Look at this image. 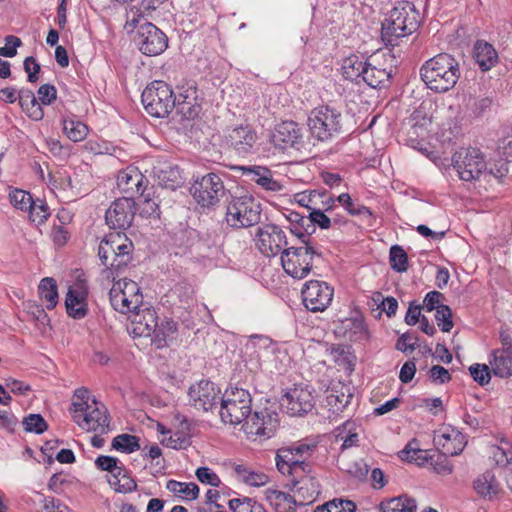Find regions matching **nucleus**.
<instances>
[{
    "label": "nucleus",
    "instance_id": "6e6d98bb",
    "mask_svg": "<svg viewBox=\"0 0 512 512\" xmlns=\"http://www.w3.org/2000/svg\"><path fill=\"white\" fill-rule=\"evenodd\" d=\"M492 459L497 466L509 468L512 472V449L500 446L491 448Z\"/></svg>",
    "mask_w": 512,
    "mask_h": 512
},
{
    "label": "nucleus",
    "instance_id": "dca6fc26",
    "mask_svg": "<svg viewBox=\"0 0 512 512\" xmlns=\"http://www.w3.org/2000/svg\"><path fill=\"white\" fill-rule=\"evenodd\" d=\"M420 28V16L413 8L395 7L382 22L381 32H417Z\"/></svg>",
    "mask_w": 512,
    "mask_h": 512
},
{
    "label": "nucleus",
    "instance_id": "39448f33",
    "mask_svg": "<svg viewBox=\"0 0 512 512\" xmlns=\"http://www.w3.org/2000/svg\"><path fill=\"white\" fill-rule=\"evenodd\" d=\"M308 127L313 138L329 142L344 132V116L336 107L320 105L310 112Z\"/></svg>",
    "mask_w": 512,
    "mask_h": 512
},
{
    "label": "nucleus",
    "instance_id": "9d476101",
    "mask_svg": "<svg viewBox=\"0 0 512 512\" xmlns=\"http://www.w3.org/2000/svg\"><path fill=\"white\" fill-rule=\"evenodd\" d=\"M452 163L464 181L477 180L486 171L484 155L476 148L461 149L454 153Z\"/></svg>",
    "mask_w": 512,
    "mask_h": 512
},
{
    "label": "nucleus",
    "instance_id": "5701e85b",
    "mask_svg": "<svg viewBox=\"0 0 512 512\" xmlns=\"http://www.w3.org/2000/svg\"><path fill=\"white\" fill-rule=\"evenodd\" d=\"M242 176L271 192L281 191L283 186L273 178L272 171L265 166H239Z\"/></svg>",
    "mask_w": 512,
    "mask_h": 512
},
{
    "label": "nucleus",
    "instance_id": "a18cd8bd",
    "mask_svg": "<svg viewBox=\"0 0 512 512\" xmlns=\"http://www.w3.org/2000/svg\"><path fill=\"white\" fill-rule=\"evenodd\" d=\"M112 447L124 453H133L140 449L139 438L135 435L120 434L112 440Z\"/></svg>",
    "mask_w": 512,
    "mask_h": 512
},
{
    "label": "nucleus",
    "instance_id": "393cba45",
    "mask_svg": "<svg viewBox=\"0 0 512 512\" xmlns=\"http://www.w3.org/2000/svg\"><path fill=\"white\" fill-rule=\"evenodd\" d=\"M473 56L482 71L490 70L498 62V53L493 45L482 40L475 43Z\"/></svg>",
    "mask_w": 512,
    "mask_h": 512
},
{
    "label": "nucleus",
    "instance_id": "bf43d9fd",
    "mask_svg": "<svg viewBox=\"0 0 512 512\" xmlns=\"http://www.w3.org/2000/svg\"><path fill=\"white\" fill-rule=\"evenodd\" d=\"M177 331V324L173 320H165L160 325L157 323V332L153 333L154 341L158 343V346L165 342L166 337L174 334Z\"/></svg>",
    "mask_w": 512,
    "mask_h": 512
},
{
    "label": "nucleus",
    "instance_id": "5fc2aeb1",
    "mask_svg": "<svg viewBox=\"0 0 512 512\" xmlns=\"http://www.w3.org/2000/svg\"><path fill=\"white\" fill-rule=\"evenodd\" d=\"M188 96L179 95V98H176V106L174 108L177 109V112L180 113L184 119H194L199 113V106L192 104L191 101H187Z\"/></svg>",
    "mask_w": 512,
    "mask_h": 512
},
{
    "label": "nucleus",
    "instance_id": "052dcab7",
    "mask_svg": "<svg viewBox=\"0 0 512 512\" xmlns=\"http://www.w3.org/2000/svg\"><path fill=\"white\" fill-rule=\"evenodd\" d=\"M10 201L15 208L27 211L34 200L29 192L17 189L10 194Z\"/></svg>",
    "mask_w": 512,
    "mask_h": 512
},
{
    "label": "nucleus",
    "instance_id": "6e6552de",
    "mask_svg": "<svg viewBox=\"0 0 512 512\" xmlns=\"http://www.w3.org/2000/svg\"><path fill=\"white\" fill-rule=\"evenodd\" d=\"M176 96L164 81L156 80L147 85L141 95L146 112L155 118H164L176 106Z\"/></svg>",
    "mask_w": 512,
    "mask_h": 512
},
{
    "label": "nucleus",
    "instance_id": "f03ea898",
    "mask_svg": "<svg viewBox=\"0 0 512 512\" xmlns=\"http://www.w3.org/2000/svg\"><path fill=\"white\" fill-rule=\"evenodd\" d=\"M316 449V443L298 441L277 450L275 456L276 467L282 475L292 477L291 484L289 485L291 490L297 487L300 479L312 472V465L309 459L313 456Z\"/></svg>",
    "mask_w": 512,
    "mask_h": 512
},
{
    "label": "nucleus",
    "instance_id": "f8f14e48",
    "mask_svg": "<svg viewBox=\"0 0 512 512\" xmlns=\"http://www.w3.org/2000/svg\"><path fill=\"white\" fill-rule=\"evenodd\" d=\"M302 301L311 312H323L331 304L334 289L327 282L320 280L307 281L301 291Z\"/></svg>",
    "mask_w": 512,
    "mask_h": 512
},
{
    "label": "nucleus",
    "instance_id": "680f3d73",
    "mask_svg": "<svg viewBox=\"0 0 512 512\" xmlns=\"http://www.w3.org/2000/svg\"><path fill=\"white\" fill-rule=\"evenodd\" d=\"M419 338L416 334L413 333H403L396 342V349L405 353L412 352L419 346Z\"/></svg>",
    "mask_w": 512,
    "mask_h": 512
},
{
    "label": "nucleus",
    "instance_id": "79ce46f5",
    "mask_svg": "<svg viewBox=\"0 0 512 512\" xmlns=\"http://www.w3.org/2000/svg\"><path fill=\"white\" fill-rule=\"evenodd\" d=\"M353 394L348 388L341 387V390H332L327 396V403L334 412L343 411L351 402Z\"/></svg>",
    "mask_w": 512,
    "mask_h": 512
},
{
    "label": "nucleus",
    "instance_id": "a878e982",
    "mask_svg": "<svg viewBox=\"0 0 512 512\" xmlns=\"http://www.w3.org/2000/svg\"><path fill=\"white\" fill-rule=\"evenodd\" d=\"M18 102L22 110L27 116L34 120L40 121L44 117V111L41 104L36 99L32 90L22 88L18 91Z\"/></svg>",
    "mask_w": 512,
    "mask_h": 512
},
{
    "label": "nucleus",
    "instance_id": "69168bd1",
    "mask_svg": "<svg viewBox=\"0 0 512 512\" xmlns=\"http://www.w3.org/2000/svg\"><path fill=\"white\" fill-rule=\"evenodd\" d=\"M22 45L20 38L9 34L5 38V45L0 47V56L2 57H14L17 54V48Z\"/></svg>",
    "mask_w": 512,
    "mask_h": 512
},
{
    "label": "nucleus",
    "instance_id": "a19ab883",
    "mask_svg": "<svg viewBox=\"0 0 512 512\" xmlns=\"http://www.w3.org/2000/svg\"><path fill=\"white\" fill-rule=\"evenodd\" d=\"M389 263L392 270L403 273L409 268V259L406 251L400 245H393L389 251Z\"/></svg>",
    "mask_w": 512,
    "mask_h": 512
},
{
    "label": "nucleus",
    "instance_id": "aec40b11",
    "mask_svg": "<svg viewBox=\"0 0 512 512\" xmlns=\"http://www.w3.org/2000/svg\"><path fill=\"white\" fill-rule=\"evenodd\" d=\"M258 135L250 125H240L233 128L227 135L228 145L240 156L256 152Z\"/></svg>",
    "mask_w": 512,
    "mask_h": 512
},
{
    "label": "nucleus",
    "instance_id": "20e7f679",
    "mask_svg": "<svg viewBox=\"0 0 512 512\" xmlns=\"http://www.w3.org/2000/svg\"><path fill=\"white\" fill-rule=\"evenodd\" d=\"M420 76L430 90L447 92L455 87L460 78L459 62L448 53L437 54L421 66Z\"/></svg>",
    "mask_w": 512,
    "mask_h": 512
},
{
    "label": "nucleus",
    "instance_id": "09e8293b",
    "mask_svg": "<svg viewBox=\"0 0 512 512\" xmlns=\"http://www.w3.org/2000/svg\"><path fill=\"white\" fill-rule=\"evenodd\" d=\"M356 505L353 501L334 499L316 507L313 512H355Z\"/></svg>",
    "mask_w": 512,
    "mask_h": 512
},
{
    "label": "nucleus",
    "instance_id": "4c0bfd02",
    "mask_svg": "<svg viewBox=\"0 0 512 512\" xmlns=\"http://www.w3.org/2000/svg\"><path fill=\"white\" fill-rule=\"evenodd\" d=\"M109 298L114 310L120 313H132L135 310L132 308L133 305L130 304V301L125 296V293H122L120 290V281H117L113 284L109 292Z\"/></svg>",
    "mask_w": 512,
    "mask_h": 512
},
{
    "label": "nucleus",
    "instance_id": "7ed1b4c3",
    "mask_svg": "<svg viewBox=\"0 0 512 512\" xmlns=\"http://www.w3.org/2000/svg\"><path fill=\"white\" fill-rule=\"evenodd\" d=\"M385 48L378 49L367 58V67L364 70L363 81L372 88L386 87L396 69V56L393 49L398 45L400 37L408 34H380Z\"/></svg>",
    "mask_w": 512,
    "mask_h": 512
},
{
    "label": "nucleus",
    "instance_id": "8fccbe9b",
    "mask_svg": "<svg viewBox=\"0 0 512 512\" xmlns=\"http://www.w3.org/2000/svg\"><path fill=\"white\" fill-rule=\"evenodd\" d=\"M194 288L193 286L186 282L181 281L175 284L172 289V294L176 296L183 306H190L194 302Z\"/></svg>",
    "mask_w": 512,
    "mask_h": 512
},
{
    "label": "nucleus",
    "instance_id": "338daca9",
    "mask_svg": "<svg viewBox=\"0 0 512 512\" xmlns=\"http://www.w3.org/2000/svg\"><path fill=\"white\" fill-rule=\"evenodd\" d=\"M40 104L50 105L57 97V90L52 84H43L37 91Z\"/></svg>",
    "mask_w": 512,
    "mask_h": 512
},
{
    "label": "nucleus",
    "instance_id": "f3484780",
    "mask_svg": "<svg viewBox=\"0 0 512 512\" xmlns=\"http://www.w3.org/2000/svg\"><path fill=\"white\" fill-rule=\"evenodd\" d=\"M88 284L87 281L78 277L73 285L68 288L65 297L66 312L69 317L80 320L88 314Z\"/></svg>",
    "mask_w": 512,
    "mask_h": 512
},
{
    "label": "nucleus",
    "instance_id": "6ab92c4d",
    "mask_svg": "<svg viewBox=\"0 0 512 512\" xmlns=\"http://www.w3.org/2000/svg\"><path fill=\"white\" fill-rule=\"evenodd\" d=\"M281 405L288 414L302 416L314 408L315 398L309 386L296 385L283 395Z\"/></svg>",
    "mask_w": 512,
    "mask_h": 512
},
{
    "label": "nucleus",
    "instance_id": "9b49d317",
    "mask_svg": "<svg viewBox=\"0 0 512 512\" xmlns=\"http://www.w3.org/2000/svg\"><path fill=\"white\" fill-rule=\"evenodd\" d=\"M73 421L83 430L106 434L110 430V417L107 408L93 399L87 409L72 414Z\"/></svg>",
    "mask_w": 512,
    "mask_h": 512
},
{
    "label": "nucleus",
    "instance_id": "de8ad7c7",
    "mask_svg": "<svg viewBox=\"0 0 512 512\" xmlns=\"http://www.w3.org/2000/svg\"><path fill=\"white\" fill-rule=\"evenodd\" d=\"M25 312L31 316L32 320L43 327L49 326L50 318L45 312L42 304L36 301H27L24 303Z\"/></svg>",
    "mask_w": 512,
    "mask_h": 512
},
{
    "label": "nucleus",
    "instance_id": "58836bf2",
    "mask_svg": "<svg viewBox=\"0 0 512 512\" xmlns=\"http://www.w3.org/2000/svg\"><path fill=\"white\" fill-rule=\"evenodd\" d=\"M63 131L73 142H80L86 138L89 129L86 124L76 119H64Z\"/></svg>",
    "mask_w": 512,
    "mask_h": 512
},
{
    "label": "nucleus",
    "instance_id": "4be33fe9",
    "mask_svg": "<svg viewBox=\"0 0 512 512\" xmlns=\"http://www.w3.org/2000/svg\"><path fill=\"white\" fill-rule=\"evenodd\" d=\"M132 316V333L136 337H151L157 332V313L153 308L145 304L140 309H136Z\"/></svg>",
    "mask_w": 512,
    "mask_h": 512
},
{
    "label": "nucleus",
    "instance_id": "0eeeda50",
    "mask_svg": "<svg viewBox=\"0 0 512 512\" xmlns=\"http://www.w3.org/2000/svg\"><path fill=\"white\" fill-rule=\"evenodd\" d=\"M261 212V203L252 195L233 196L227 204L225 219L232 228H249L260 222Z\"/></svg>",
    "mask_w": 512,
    "mask_h": 512
},
{
    "label": "nucleus",
    "instance_id": "f704fd0d",
    "mask_svg": "<svg viewBox=\"0 0 512 512\" xmlns=\"http://www.w3.org/2000/svg\"><path fill=\"white\" fill-rule=\"evenodd\" d=\"M98 257L103 266L110 271L111 275L121 272L125 266L117 261L118 254L114 253L111 246L107 242H100L98 246Z\"/></svg>",
    "mask_w": 512,
    "mask_h": 512
},
{
    "label": "nucleus",
    "instance_id": "13d9d810",
    "mask_svg": "<svg viewBox=\"0 0 512 512\" xmlns=\"http://www.w3.org/2000/svg\"><path fill=\"white\" fill-rule=\"evenodd\" d=\"M29 218L38 225L43 224L49 217V207L46 203L33 201L31 207L28 208Z\"/></svg>",
    "mask_w": 512,
    "mask_h": 512
},
{
    "label": "nucleus",
    "instance_id": "ddd939ff",
    "mask_svg": "<svg viewBox=\"0 0 512 512\" xmlns=\"http://www.w3.org/2000/svg\"><path fill=\"white\" fill-rule=\"evenodd\" d=\"M255 244L263 255L272 257L282 252L288 242L286 234L280 226L267 223L258 227L255 234Z\"/></svg>",
    "mask_w": 512,
    "mask_h": 512
},
{
    "label": "nucleus",
    "instance_id": "49530a36",
    "mask_svg": "<svg viewBox=\"0 0 512 512\" xmlns=\"http://www.w3.org/2000/svg\"><path fill=\"white\" fill-rule=\"evenodd\" d=\"M166 489L175 495L185 494L189 496V499L195 500L199 495V487L197 484L191 483H182L176 480H169L166 484Z\"/></svg>",
    "mask_w": 512,
    "mask_h": 512
},
{
    "label": "nucleus",
    "instance_id": "3c124183",
    "mask_svg": "<svg viewBox=\"0 0 512 512\" xmlns=\"http://www.w3.org/2000/svg\"><path fill=\"white\" fill-rule=\"evenodd\" d=\"M95 399L90 394V391L86 388H78L73 396L70 412L71 414L82 412L83 409H87L90 406L91 401Z\"/></svg>",
    "mask_w": 512,
    "mask_h": 512
},
{
    "label": "nucleus",
    "instance_id": "774afa93",
    "mask_svg": "<svg viewBox=\"0 0 512 512\" xmlns=\"http://www.w3.org/2000/svg\"><path fill=\"white\" fill-rule=\"evenodd\" d=\"M40 69V64L33 56H29L24 60V70L27 73V80L29 82L35 83L38 80Z\"/></svg>",
    "mask_w": 512,
    "mask_h": 512
},
{
    "label": "nucleus",
    "instance_id": "412c9836",
    "mask_svg": "<svg viewBox=\"0 0 512 512\" xmlns=\"http://www.w3.org/2000/svg\"><path fill=\"white\" fill-rule=\"evenodd\" d=\"M465 436L457 429L448 426L434 436V444L442 456L459 455L466 446Z\"/></svg>",
    "mask_w": 512,
    "mask_h": 512
},
{
    "label": "nucleus",
    "instance_id": "2eb2a0df",
    "mask_svg": "<svg viewBox=\"0 0 512 512\" xmlns=\"http://www.w3.org/2000/svg\"><path fill=\"white\" fill-rule=\"evenodd\" d=\"M189 403L195 409L208 412L220 403V389L210 380L202 379L188 390Z\"/></svg>",
    "mask_w": 512,
    "mask_h": 512
},
{
    "label": "nucleus",
    "instance_id": "1a4fd4ad",
    "mask_svg": "<svg viewBox=\"0 0 512 512\" xmlns=\"http://www.w3.org/2000/svg\"><path fill=\"white\" fill-rule=\"evenodd\" d=\"M190 192L198 205L211 208L225 196L226 189L220 176L211 172L195 180Z\"/></svg>",
    "mask_w": 512,
    "mask_h": 512
},
{
    "label": "nucleus",
    "instance_id": "423d86ee",
    "mask_svg": "<svg viewBox=\"0 0 512 512\" xmlns=\"http://www.w3.org/2000/svg\"><path fill=\"white\" fill-rule=\"evenodd\" d=\"M302 246L285 248L281 253L284 271L295 279L305 278L311 271L314 257H320L311 238L300 240Z\"/></svg>",
    "mask_w": 512,
    "mask_h": 512
},
{
    "label": "nucleus",
    "instance_id": "f257e3e1",
    "mask_svg": "<svg viewBox=\"0 0 512 512\" xmlns=\"http://www.w3.org/2000/svg\"><path fill=\"white\" fill-rule=\"evenodd\" d=\"M252 396L247 389L230 387L220 400V418L223 423L238 425L250 436L270 438L278 427L277 413L265 408L251 414Z\"/></svg>",
    "mask_w": 512,
    "mask_h": 512
},
{
    "label": "nucleus",
    "instance_id": "bb28decb",
    "mask_svg": "<svg viewBox=\"0 0 512 512\" xmlns=\"http://www.w3.org/2000/svg\"><path fill=\"white\" fill-rule=\"evenodd\" d=\"M144 176L134 169L121 171L117 177V186L124 193H143Z\"/></svg>",
    "mask_w": 512,
    "mask_h": 512
},
{
    "label": "nucleus",
    "instance_id": "603ef678",
    "mask_svg": "<svg viewBox=\"0 0 512 512\" xmlns=\"http://www.w3.org/2000/svg\"><path fill=\"white\" fill-rule=\"evenodd\" d=\"M22 424L28 433L42 434L48 428L47 422L40 414H29L24 417Z\"/></svg>",
    "mask_w": 512,
    "mask_h": 512
},
{
    "label": "nucleus",
    "instance_id": "72a5a7b5",
    "mask_svg": "<svg viewBox=\"0 0 512 512\" xmlns=\"http://www.w3.org/2000/svg\"><path fill=\"white\" fill-rule=\"evenodd\" d=\"M38 294L41 300L46 302V308L52 310L58 303L57 282L52 277L43 278L38 286Z\"/></svg>",
    "mask_w": 512,
    "mask_h": 512
},
{
    "label": "nucleus",
    "instance_id": "e433bc0d",
    "mask_svg": "<svg viewBox=\"0 0 512 512\" xmlns=\"http://www.w3.org/2000/svg\"><path fill=\"white\" fill-rule=\"evenodd\" d=\"M335 206V197L326 189L311 190L310 211L317 209L332 210Z\"/></svg>",
    "mask_w": 512,
    "mask_h": 512
},
{
    "label": "nucleus",
    "instance_id": "4d7b16f0",
    "mask_svg": "<svg viewBox=\"0 0 512 512\" xmlns=\"http://www.w3.org/2000/svg\"><path fill=\"white\" fill-rule=\"evenodd\" d=\"M452 317V310L448 305H441L436 310L435 319L437 321L438 327L443 332H450L453 328L454 323Z\"/></svg>",
    "mask_w": 512,
    "mask_h": 512
},
{
    "label": "nucleus",
    "instance_id": "c9c22d12",
    "mask_svg": "<svg viewBox=\"0 0 512 512\" xmlns=\"http://www.w3.org/2000/svg\"><path fill=\"white\" fill-rule=\"evenodd\" d=\"M331 210L317 209L309 211L307 215L306 235L308 238L316 232V227L327 230L332 226V220L326 215Z\"/></svg>",
    "mask_w": 512,
    "mask_h": 512
},
{
    "label": "nucleus",
    "instance_id": "c756f323",
    "mask_svg": "<svg viewBox=\"0 0 512 512\" xmlns=\"http://www.w3.org/2000/svg\"><path fill=\"white\" fill-rule=\"evenodd\" d=\"M489 365L493 374L500 378L512 376V355L493 350L490 355Z\"/></svg>",
    "mask_w": 512,
    "mask_h": 512
},
{
    "label": "nucleus",
    "instance_id": "2f4dec72",
    "mask_svg": "<svg viewBox=\"0 0 512 512\" xmlns=\"http://www.w3.org/2000/svg\"><path fill=\"white\" fill-rule=\"evenodd\" d=\"M476 493L483 498H492L497 495L500 488L499 483L491 472H485L473 482Z\"/></svg>",
    "mask_w": 512,
    "mask_h": 512
},
{
    "label": "nucleus",
    "instance_id": "7c9ffc66",
    "mask_svg": "<svg viewBox=\"0 0 512 512\" xmlns=\"http://www.w3.org/2000/svg\"><path fill=\"white\" fill-rule=\"evenodd\" d=\"M378 508L381 512H414L417 504L414 498L401 495L382 501Z\"/></svg>",
    "mask_w": 512,
    "mask_h": 512
},
{
    "label": "nucleus",
    "instance_id": "37998d69",
    "mask_svg": "<svg viewBox=\"0 0 512 512\" xmlns=\"http://www.w3.org/2000/svg\"><path fill=\"white\" fill-rule=\"evenodd\" d=\"M286 219L290 223V232L295 235L299 240L308 238L306 235L307 215L300 214L296 211H290L285 214Z\"/></svg>",
    "mask_w": 512,
    "mask_h": 512
},
{
    "label": "nucleus",
    "instance_id": "4468645a",
    "mask_svg": "<svg viewBox=\"0 0 512 512\" xmlns=\"http://www.w3.org/2000/svg\"><path fill=\"white\" fill-rule=\"evenodd\" d=\"M136 214L133 194L114 200L106 210V224L114 230H126L131 227Z\"/></svg>",
    "mask_w": 512,
    "mask_h": 512
},
{
    "label": "nucleus",
    "instance_id": "0e129e2a",
    "mask_svg": "<svg viewBox=\"0 0 512 512\" xmlns=\"http://www.w3.org/2000/svg\"><path fill=\"white\" fill-rule=\"evenodd\" d=\"M197 479L203 483L213 487H219L221 480L218 475L208 467H199L196 470Z\"/></svg>",
    "mask_w": 512,
    "mask_h": 512
},
{
    "label": "nucleus",
    "instance_id": "c03bdc74",
    "mask_svg": "<svg viewBox=\"0 0 512 512\" xmlns=\"http://www.w3.org/2000/svg\"><path fill=\"white\" fill-rule=\"evenodd\" d=\"M126 26L131 29L138 30H147V32H151V29H154L155 32H162L158 27H156L153 23L149 21L147 16L139 10H131L128 14Z\"/></svg>",
    "mask_w": 512,
    "mask_h": 512
},
{
    "label": "nucleus",
    "instance_id": "ea45409f",
    "mask_svg": "<svg viewBox=\"0 0 512 512\" xmlns=\"http://www.w3.org/2000/svg\"><path fill=\"white\" fill-rule=\"evenodd\" d=\"M120 290L122 293H125V296L130 301V304L133 305V309H140L144 306L141 289L135 281L128 280L126 278L123 279V281H120Z\"/></svg>",
    "mask_w": 512,
    "mask_h": 512
},
{
    "label": "nucleus",
    "instance_id": "cd10ccee",
    "mask_svg": "<svg viewBox=\"0 0 512 512\" xmlns=\"http://www.w3.org/2000/svg\"><path fill=\"white\" fill-rule=\"evenodd\" d=\"M367 67V59L364 61L363 56L351 54L346 57L342 64L343 76L345 79L350 81L359 82V79H363L364 70Z\"/></svg>",
    "mask_w": 512,
    "mask_h": 512
},
{
    "label": "nucleus",
    "instance_id": "864d4df0",
    "mask_svg": "<svg viewBox=\"0 0 512 512\" xmlns=\"http://www.w3.org/2000/svg\"><path fill=\"white\" fill-rule=\"evenodd\" d=\"M471 377L480 386L487 385L491 380V367L486 364L475 363L469 367Z\"/></svg>",
    "mask_w": 512,
    "mask_h": 512
},
{
    "label": "nucleus",
    "instance_id": "b1692460",
    "mask_svg": "<svg viewBox=\"0 0 512 512\" xmlns=\"http://www.w3.org/2000/svg\"><path fill=\"white\" fill-rule=\"evenodd\" d=\"M134 41L139 50L148 56L159 55L168 47L167 34H137Z\"/></svg>",
    "mask_w": 512,
    "mask_h": 512
},
{
    "label": "nucleus",
    "instance_id": "c85d7f7f",
    "mask_svg": "<svg viewBox=\"0 0 512 512\" xmlns=\"http://www.w3.org/2000/svg\"><path fill=\"white\" fill-rule=\"evenodd\" d=\"M157 179L160 186L176 190L180 187L184 179L181 170L177 165H166L157 171Z\"/></svg>",
    "mask_w": 512,
    "mask_h": 512
},
{
    "label": "nucleus",
    "instance_id": "e2e57ef3",
    "mask_svg": "<svg viewBox=\"0 0 512 512\" xmlns=\"http://www.w3.org/2000/svg\"><path fill=\"white\" fill-rule=\"evenodd\" d=\"M120 243V246L118 248V258L117 261L121 264H124L125 268L128 266V264L132 261V252L134 250V245L132 241H130L126 235L124 234V240Z\"/></svg>",
    "mask_w": 512,
    "mask_h": 512
},
{
    "label": "nucleus",
    "instance_id": "a211bd4d",
    "mask_svg": "<svg viewBox=\"0 0 512 512\" xmlns=\"http://www.w3.org/2000/svg\"><path fill=\"white\" fill-rule=\"evenodd\" d=\"M272 141L280 149L292 148L300 151L305 146L304 130L295 121H282L275 126Z\"/></svg>",
    "mask_w": 512,
    "mask_h": 512
},
{
    "label": "nucleus",
    "instance_id": "473e14b6",
    "mask_svg": "<svg viewBox=\"0 0 512 512\" xmlns=\"http://www.w3.org/2000/svg\"><path fill=\"white\" fill-rule=\"evenodd\" d=\"M181 431L175 432L173 435H170L168 438H164L161 443L175 450L186 449L191 444V438L189 435L190 424L187 418H183L181 421Z\"/></svg>",
    "mask_w": 512,
    "mask_h": 512
}]
</instances>
